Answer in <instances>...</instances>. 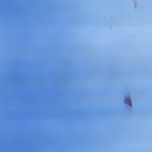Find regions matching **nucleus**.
<instances>
[{"mask_svg":"<svg viewBox=\"0 0 152 152\" xmlns=\"http://www.w3.org/2000/svg\"><path fill=\"white\" fill-rule=\"evenodd\" d=\"M125 103L128 105L130 107L132 106V102L129 97H128L125 99Z\"/></svg>","mask_w":152,"mask_h":152,"instance_id":"1","label":"nucleus"}]
</instances>
